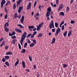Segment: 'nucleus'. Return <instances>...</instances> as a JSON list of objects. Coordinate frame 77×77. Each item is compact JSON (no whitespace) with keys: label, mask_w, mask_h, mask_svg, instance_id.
<instances>
[{"label":"nucleus","mask_w":77,"mask_h":77,"mask_svg":"<svg viewBox=\"0 0 77 77\" xmlns=\"http://www.w3.org/2000/svg\"><path fill=\"white\" fill-rule=\"evenodd\" d=\"M26 32H25L23 33V34L22 35V37L20 39V43L22 45H23V42L24 41V40L26 38Z\"/></svg>","instance_id":"1"},{"label":"nucleus","mask_w":77,"mask_h":77,"mask_svg":"<svg viewBox=\"0 0 77 77\" xmlns=\"http://www.w3.org/2000/svg\"><path fill=\"white\" fill-rule=\"evenodd\" d=\"M54 22L53 20H52L51 23H50L49 25L50 29H52V28H54Z\"/></svg>","instance_id":"2"},{"label":"nucleus","mask_w":77,"mask_h":77,"mask_svg":"<svg viewBox=\"0 0 77 77\" xmlns=\"http://www.w3.org/2000/svg\"><path fill=\"white\" fill-rule=\"evenodd\" d=\"M61 31V29L59 27L56 30V33L55 34V36H57L58 35V33H60V31Z\"/></svg>","instance_id":"3"},{"label":"nucleus","mask_w":77,"mask_h":77,"mask_svg":"<svg viewBox=\"0 0 77 77\" xmlns=\"http://www.w3.org/2000/svg\"><path fill=\"white\" fill-rule=\"evenodd\" d=\"M43 24H44V22H42L38 26H37V29L38 31V30L40 29V27H41L42 26V25H43Z\"/></svg>","instance_id":"4"},{"label":"nucleus","mask_w":77,"mask_h":77,"mask_svg":"<svg viewBox=\"0 0 77 77\" xmlns=\"http://www.w3.org/2000/svg\"><path fill=\"white\" fill-rule=\"evenodd\" d=\"M5 3H6V1L5 0H2L1 3V8H3V5L4 4H5Z\"/></svg>","instance_id":"5"},{"label":"nucleus","mask_w":77,"mask_h":77,"mask_svg":"<svg viewBox=\"0 0 77 77\" xmlns=\"http://www.w3.org/2000/svg\"><path fill=\"white\" fill-rule=\"evenodd\" d=\"M26 8L27 10H29V9L31 8V2L29 3L28 5L26 6Z\"/></svg>","instance_id":"6"},{"label":"nucleus","mask_w":77,"mask_h":77,"mask_svg":"<svg viewBox=\"0 0 77 77\" xmlns=\"http://www.w3.org/2000/svg\"><path fill=\"white\" fill-rule=\"evenodd\" d=\"M63 5L62 4H60L58 7V11H59L60 10H61V9L63 8Z\"/></svg>","instance_id":"7"},{"label":"nucleus","mask_w":77,"mask_h":77,"mask_svg":"<svg viewBox=\"0 0 77 77\" xmlns=\"http://www.w3.org/2000/svg\"><path fill=\"white\" fill-rule=\"evenodd\" d=\"M24 16H22L21 19L20 20L21 23H23V22H24Z\"/></svg>","instance_id":"8"},{"label":"nucleus","mask_w":77,"mask_h":77,"mask_svg":"<svg viewBox=\"0 0 77 77\" xmlns=\"http://www.w3.org/2000/svg\"><path fill=\"white\" fill-rule=\"evenodd\" d=\"M23 7H19L18 10V12L19 13H20L21 12V10H22V9H23Z\"/></svg>","instance_id":"9"},{"label":"nucleus","mask_w":77,"mask_h":77,"mask_svg":"<svg viewBox=\"0 0 77 77\" xmlns=\"http://www.w3.org/2000/svg\"><path fill=\"white\" fill-rule=\"evenodd\" d=\"M22 64L23 66V68H25L26 67V64H25V63L24 62V61H23L22 62Z\"/></svg>","instance_id":"10"},{"label":"nucleus","mask_w":77,"mask_h":77,"mask_svg":"<svg viewBox=\"0 0 77 77\" xmlns=\"http://www.w3.org/2000/svg\"><path fill=\"white\" fill-rule=\"evenodd\" d=\"M5 27L4 30L5 31V32H9V29L8 28V27Z\"/></svg>","instance_id":"11"},{"label":"nucleus","mask_w":77,"mask_h":77,"mask_svg":"<svg viewBox=\"0 0 77 77\" xmlns=\"http://www.w3.org/2000/svg\"><path fill=\"white\" fill-rule=\"evenodd\" d=\"M55 40H56V39H55V38H53V39H52V42H51V44H53L54 42H55Z\"/></svg>","instance_id":"12"},{"label":"nucleus","mask_w":77,"mask_h":77,"mask_svg":"<svg viewBox=\"0 0 77 77\" xmlns=\"http://www.w3.org/2000/svg\"><path fill=\"white\" fill-rule=\"evenodd\" d=\"M50 12L47 11L46 14V17H48L50 16Z\"/></svg>","instance_id":"13"},{"label":"nucleus","mask_w":77,"mask_h":77,"mask_svg":"<svg viewBox=\"0 0 77 77\" xmlns=\"http://www.w3.org/2000/svg\"><path fill=\"white\" fill-rule=\"evenodd\" d=\"M6 55H10V54H12V53L11 52H8L6 53Z\"/></svg>","instance_id":"14"},{"label":"nucleus","mask_w":77,"mask_h":77,"mask_svg":"<svg viewBox=\"0 0 77 77\" xmlns=\"http://www.w3.org/2000/svg\"><path fill=\"white\" fill-rule=\"evenodd\" d=\"M47 11L48 12H51V9L50 7L48 8L47 9Z\"/></svg>","instance_id":"15"},{"label":"nucleus","mask_w":77,"mask_h":77,"mask_svg":"<svg viewBox=\"0 0 77 77\" xmlns=\"http://www.w3.org/2000/svg\"><path fill=\"white\" fill-rule=\"evenodd\" d=\"M17 26H19L20 28H24V26H22V25H21V24H17Z\"/></svg>","instance_id":"16"},{"label":"nucleus","mask_w":77,"mask_h":77,"mask_svg":"<svg viewBox=\"0 0 77 77\" xmlns=\"http://www.w3.org/2000/svg\"><path fill=\"white\" fill-rule=\"evenodd\" d=\"M59 15H62L63 16H64V12H60L59 13Z\"/></svg>","instance_id":"17"},{"label":"nucleus","mask_w":77,"mask_h":77,"mask_svg":"<svg viewBox=\"0 0 77 77\" xmlns=\"http://www.w3.org/2000/svg\"><path fill=\"white\" fill-rule=\"evenodd\" d=\"M21 52V53H24L26 52V49H22Z\"/></svg>","instance_id":"18"},{"label":"nucleus","mask_w":77,"mask_h":77,"mask_svg":"<svg viewBox=\"0 0 77 77\" xmlns=\"http://www.w3.org/2000/svg\"><path fill=\"white\" fill-rule=\"evenodd\" d=\"M19 63V60H17V61L16 63H15V64H14V66H17V65H18V63Z\"/></svg>","instance_id":"19"},{"label":"nucleus","mask_w":77,"mask_h":77,"mask_svg":"<svg viewBox=\"0 0 77 77\" xmlns=\"http://www.w3.org/2000/svg\"><path fill=\"white\" fill-rule=\"evenodd\" d=\"M5 58L6 60H8L9 59H10L9 56H7L5 57Z\"/></svg>","instance_id":"20"},{"label":"nucleus","mask_w":77,"mask_h":77,"mask_svg":"<svg viewBox=\"0 0 77 77\" xmlns=\"http://www.w3.org/2000/svg\"><path fill=\"white\" fill-rule=\"evenodd\" d=\"M71 31H69V32L68 33V36L69 37V36H70L71 35Z\"/></svg>","instance_id":"21"},{"label":"nucleus","mask_w":77,"mask_h":77,"mask_svg":"<svg viewBox=\"0 0 77 77\" xmlns=\"http://www.w3.org/2000/svg\"><path fill=\"white\" fill-rule=\"evenodd\" d=\"M66 34H67V31H66L64 32L63 33V35L64 36H66Z\"/></svg>","instance_id":"22"},{"label":"nucleus","mask_w":77,"mask_h":77,"mask_svg":"<svg viewBox=\"0 0 77 77\" xmlns=\"http://www.w3.org/2000/svg\"><path fill=\"white\" fill-rule=\"evenodd\" d=\"M9 26V23L8 22H6L4 25V27L8 26Z\"/></svg>","instance_id":"23"},{"label":"nucleus","mask_w":77,"mask_h":77,"mask_svg":"<svg viewBox=\"0 0 77 77\" xmlns=\"http://www.w3.org/2000/svg\"><path fill=\"white\" fill-rule=\"evenodd\" d=\"M16 41V39H13L12 42L13 44H15V41Z\"/></svg>","instance_id":"24"},{"label":"nucleus","mask_w":77,"mask_h":77,"mask_svg":"<svg viewBox=\"0 0 77 77\" xmlns=\"http://www.w3.org/2000/svg\"><path fill=\"white\" fill-rule=\"evenodd\" d=\"M34 45H35V44L33 43H32V44H30V47H33Z\"/></svg>","instance_id":"25"},{"label":"nucleus","mask_w":77,"mask_h":77,"mask_svg":"<svg viewBox=\"0 0 77 77\" xmlns=\"http://www.w3.org/2000/svg\"><path fill=\"white\" fill-rule=\"evenodd\" d=\"M58 23H57V22H55V26L56 27H57V28L58 27Z\"/></svg>","instance_id":"26"},{"label":"nucleus","mask_w":77,"mask_h":77,"mask_svg":"<svg viewBox=\"0 0 77 77\" xmlns=\"http://www.w3.org/2000/svg\"><path fill=\"white\" fill-rule=\"evenodd\" d=\"M33 28H34V26H28L29 29H33Z\"/></svg>","instance_id":"27"},{"label":"nucleus","mask_w":77,"mask_h":77,"mask_svg":"<svg viewBox=\"0 0 77 77\" xmlns=\"http://www.w3.org/2000/svg\"><path fill=\"white\" fill-rule=\"evenodd\" d=\"M5 64L7 66H9V63L8 62H5Z\"/></svg>","instance_id":"28"},{"label":"nucleus","mask_w":77,"mask_h":77,"mask_svg":"<svg viewBox=\"0 0 77 77\" xmlns=\"http://www.w3.org/2000/svg\"><path fill=\"white\" fill-rule=\"evenodd\" d=\"M5 41H3L2 43V44H1V45H0V47H2V46H3V45H4L5 44Z\"/></svg>","instance_id":"29"},{"label":"nucleus","mask_w":77,"mask_h":77,"mask_svg":"<svg viewBox=\"0 0 77 77\" xmlns=\"http://www.w3.org/2000/svg\"><path fill=\"white\" fill-rule=\"evenodd\" d=\"M14 16L15 18H18V15L17 14V13H15L14 15Z\"/></svg>","instance_id":"30"},{"label":"nucleus","mask_w":77,"mask_h":77,"mask_svg":"<svg viewBox=\"0 0 77 77\" xmlns=\"http://www.w3.org/2000/svg\"><path fill=\"white\" fill-rule=\"evenodd\" d=\"M39 15V13H37L36 14H35L34 17L35 18H36V17H38Z\"/></svg>","instance_id":"31"},{"label":"nucleus","mask_w":77,"mask_h":77,"mask_svg":"<svg viewBox=\"0 0 77 77\" xmlns=\"http://www.w3.org/2000/svg\"><path fill=\"white\" fill-rule=\"evenodd\" d=\"M42 34L41 33H40L39 34L38 37V38L39 37H42Z\"/></svg>","instance_id":"32"},{"label":"nucleus","mask_w":77,"mask_h":77,"mask_svg":"<svg viewBox=\"0 0 77 77\" xmlns=\"http://www.w3.org/2000/svg\"><path fill=\"white\" fill-rule=\"evenodd\" d=\"M11 2H10V1H8L5 4V6H8V4H9V3H10Z\"/></svg>","instance_id":"33"},{"label":"nucleus","mask_w":77,"mask_h":77,"mask_svg":"<svg viewBox=\"0 0 77 77\" xmlns=\"http://www.w3.org/2000/svg\"><path fill=\"white\" fill-rule=\"evenodd\" d=\"M27 43H25L24 45V47H27Z\"/></svg>","instance_id":"34"},{"label":"nucleus","mask_w":77,"mask_h":77,"mask_svg":"<svg viewBox=\"0 0 77 77\" xmlns=\"http://www.w3.org/2000/svg\"><path fill=\"white\" fill-rule=\"evenodd\" d=\"M69 8L68 7H67L66 9V12H68V11H69Z\"/></svg>","instance_id":"35"},{"label":"nucleus","mask_w":77,"mask_h":77,"mask_svg":"<svg viewBox=\"0 0 77 77\" xmlns=\"http://www.w3.org/2000/svg\"><path fill=\"white\" fill-rule=\"evenodd\" d=\"M32 35V34L30 33L28 34V36H26V38H29V36H30Z\"/></svg>","instance_id":"36"},{"label":"nucleus","mask_w":77,"mask_h":77,"mask_svg":"<svg viewBox=\"0 0 77 77\" xmlns=\"http://www.w3.org/2000/svg\"><path fill=\"white\" fill-rule=\"evenodd\" d=\"M64 29L65 27H64V25H62V26H61V29L62 30H63Z\"/></svg>","instance_id":"37"},{"label":"nucleus","mask_w":77,"mask_h":77,"mask_svg":"<svg viewBox=\"0 0 77 77\" xmlns=\"http://www.w3.org/2000/svg\"><path fill=\"white\" fill-rule=\"evenodd\" d=\"M2 60L3 62H5L6 61V59L4 58H3L2 59Z\"/></svg>","instance_id":"38"},{"label":"nucleus","mask_w":77,"mask_h":77,"mask_svg":"<svg viewBox=\"0 0 77 77\" xmlns=\"http://www.w3.org/2000/svg\"><path fill=\"white\" fill-rule=\"evenodd\" d=\"M67 66V65L66 64H63V68H66V66Z\"/></svg>","instance_id":"39"},{"label":"nucleus","mask_w":77,"mask_h":77,"mask_svg":"<svg viewBox=\"0 0 77 77\" xmlns=\"http://www.w3.org/2000/svg\"><path fill=\"white\" fill-rule=\"evenodd\" d=\"M17 32L18 33H21V32H22V31H21V29H19L18 30V31H17Z\"/></svg>","instance_id":"40"},{"label":"nucleus","mask_w":77,"mask_h":77,"mask_svg":"<svg viewBox=\"0 0 77 77\" xmlns=\"http://www.w3.org/2000/svg\"><path fill=\"white\" fill-rule=\"evenodd\" d=\"M19 48V49H21V45L20 43H19L18 44Z\"/></svg>","instance_id":"41"},{"label":"nucleus","mask_w":77,"mask_h":77,"mask_svg":"<svg viewBox=\"0 0 77 77\" xmlns=\"http://www.w3.org/2000/svg\"><path fill=\"white\" fill-rule=\"evenodd\" d=\"M29 59L30 60V62H32V57L30 56L29 57Z\"/></svg>","instance_id":"42"},{"label":"nucleus","mask_w":77,"mask_h":77,"mask_svg":"<svg viewBox=\"0 0 77 77\" xmlns=\"http://www.w3.org/2000/svg\"><path fill=\"white\" fill-rule=\"evenodd\" d=\"M74 23H75V22L74 21L72 20H71L70 23L71 24H73Z\"/></svg>","instance_id":"43"},{"label":"nucleus","mask_w":77,"mask_h":77,"mask_svg":"<svg viewBox=\"0 0 77 77\" xmlns=\"http://www.w3.org/2000/svg\"><path fill=\"white\" fill-rule=\"evenodd\" d=\"M13 9H15L16 8V5L15 4H14L13 5Z\"/></svg>","instance_id":"44"},{"label":"nucleus","mask_w":77,"mask_h":77,"mask_svg":"<svg viewBox=\"0 0 77 77\" xmlns=\"http://www.w3.org/2000/svg\"><path fill=\"white\" fill-rule=\"evenodd\" d=\"M37 33V32L36 31H35L32 34L33 35H36V33Z\"/></svg>","instance_id":"45"},{"label":"nucleus","mask_w":77,"mask_h":77,"mask_svg":"<svg viewBox=\"0 0 77 77\" xmlns=\"http://www.w3.org/2000/svg\"><path fill=\"white\" fill-rule=\"evenodd\" d=\"M11 38H12V39H15V38H16V36H15V35H14L11 37Z\"/></svg>","instance_id":"46"},{"label":"nucleus","mask_w":77,"mask_h":77,"mask_svg":"<svg viewBox=\"0 0 77 77\" xmlns=\"http://www.w3.org/2000/svg\"><path fill=\"white\" fill-rule=\"evenodd\" d=\"M56 4L57 5L59 4V0H56Z\"/></svg>","instance_id":"47"},{"label":"nucleus","mask_w":77,"mask_h":77,"mask_svg":"<svg viewBox=\"0 0 77 77\" xmlns=\"http://www.w3.org/2000/svg\"><path fill=\"white\" fill-rule=\"evenodd\" d=\"M52 32H54L56 31V29H52Z\"/></svg>","instance_id":"48"},{"label":"nucleus","mask_w":77,"mask_h":77,"mask_svg":"<svg viewBox=\"0 0 77 77\" xmlns=\"http://www.w3.org/2000/svg\"><path fill=\"white\" fill-rule=\"evenodd\" d=\"M64 24V21H63L61 22L60 23V24L61 25H62V24Z\"/></svg>","instance_id":"49"},{"label":"nucleus","mask_w":77,"mask_h":77,"mask_svg":"<svg viewBox=\"0 0 77 77\" xmlns=\"http://www.w3.org/2000/svg\"><path fill=\"white\" fill-rule=\"evenodd\" d=\"M3 40V38H2L0 39V42H2V41Z\"/></svg>","instance_id":"50"},{"label":"nucleus","mask_w":77,"mask_h":77,"mask_svg":"<svg viewBox=\"0 0 77 77\" xmlns=\"http://www.w3.org/2000/svg\"><path fill=\"white\" fill-rule=\"evenodd\" d=\"M17 18L19 19H20V18H21V14H19Z\"/></svg>","instance_id":"51"},{"label":"nucleus","mask_w":77,"mask_h":77,"mask_svg":"<svg viewBox=\"0 0 77 77\" xmlns=\"http://www.w3.org/2000/svg\"><path fill=\"white\" fill-rule=\"evenodd\" d=\"M17 5H20V2L19 1H17Z\"/></svg>","instance_id":"52"},{"label":"nucleus","mask_w":77,"mask_h":77,"mask_svg":"<svg viewBox=\"0 0 77 77\" xmlns=\"http://www.w3.org/2000/svg\"><path fill=\"white\" fill-rule=\"evenodd\" d=\"M18 29V28H15V31H16V32H17L18 31V29Z\"/></svg>","instance_id":"53"},{"label":"nucleus","mask_w":77,"mask_h":77,"mask_svg":"<svg viewBox=\"0 0 77 77\" xmlns=\"http://www.w3.org/2000/svg\"><path fill=\"white\" fill-rule=\"evenodd\" d=\"M32 41L33 42H34V44H36V40H32Z\"/></svg>","instance_id":"54"},{"label":"nucleus","mask_w":77,"mask_h":77,"mask_svg":"<svg viewBox=\"0 0 77 77\" xmlns=\"http://www.w3.org/2000/svg\"><path fill=\"white\" fill-rule=\"evenodd\" d=\"M7 18H8V16H7V14H6L5 16V19H7Z\"/></svg>","instance_id":"55"},{"label":"nucleus","mask_w":77,"mask_h":77,"mask_svg":"<svg viewBox=\"0 0 77 77\" xmlns=\"http://www.w3.org/2000/svg\"><path fill=\"white\" fill-rule=\"evenodd\" d=\"M46 17H47V20H48H48H50V17H49L48 16Z\"/></svg>","instance_id":"56"},{"label":"nucleus","mask_w":77,"mask_h":77,"mask_svg":"<svg viewBox=\"0 0 77 77\" xmlns=\"http://www.w3.org/2000/svg\"><path fill=\"white\" fill-rule=\"evenodd\" d=\"M9 35L10 36H12L13 35L12 34H11V32L9 33Z\"/></svg>","instance_id":"57"},{"label":"nucleus","mask_w":77,"mask_h":77,"mask_svg":"<svg viewBox=\"0 0 77 77\" xmlns=\"http://www.w3.org/2000/svg\"><path fill=\"white\" fill-rule=\"evenodd\" d=\"M15 31H13L12 32V34L13 35H15Z\"/></svg>","instance_id":"58"},{"label":"nucleus","mask_w":77,"mask_h":77,"mask_svg":"<svg viewBox=\"0 0 77 77\" xmlns=\"http://www.w3.org/2000/svg\"><path fill=\"white\" fill-rule=\"evenodd\" d=\"M9 48V46H6L5 47V50H7L8 48Z\"/></svg>","instance_id":"59"},{"label":"nucleus","mask_w":77,"mask_h":77,"mask_svg":"<svg viewBox=\"0 0 77 77\" xmlns=\"http://www.w3.org/2000/svg\"><path fill=\"white\" fill-rule=\"evenodd\" d=\"M5 12H7V11H8V10H7V9L6 8H5Z\"/></svg>","instance_id":"60"},{"label":"nucleus","mask_w":77,"mask_h":77,"mask_svg":"<svg viewBox=\"0 0 77 77\" xmlns=\"http://www.w3.org/2000/svg\"><path fill=\"white\" fill-rule=\"evenodd\" d=\"M53 7H54V8H56V4H54V5Z\"/></svg>","instance_id":"61"},{"label":"nucleus","mask_w":77,"mask_h":77,"mask_svg":"<svg viewBox=\"0 0 77 77\" xmlns=\"http://www.w3.org/2000/svg\"><path fill=\"white\" fill-rule=\"evenodd\" d=\"M27 42H28V44L30 43V40H28L27 41Z\"/></svg>","instance_id":"62"},{"label":"nucleus","mask_w":77,"mask_h":77,"mask_svg":"<svg viewBox=\"0 0 77 77\" xmlns=\"http://www.w3.org/2000/svg\"><path fill=\"white\" fill-rule=\"evenodd\" d=\"M51 6H52V7H53V6L54 5H53V3H51Z\"/></svg>","instance_id":"63"},{"label":"nucleus","mask_w":77,"mask_h":77,"mask_svg":"<svg viewBox=\"0 0 77 77\" xmlns=\"http://www.w3.org/2000/svg\"><path fill=\"white\" fill-rule=\"evenodd\" d=\"M33 31H35V30H36V28H34V29H33Z\"/></svg>","instance_id":"64"}]
</instances>
